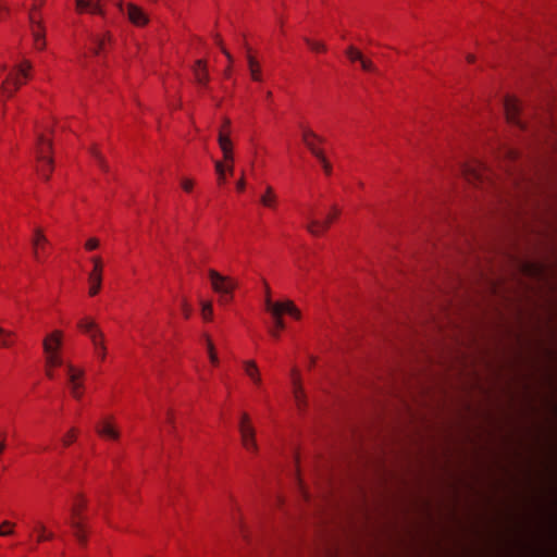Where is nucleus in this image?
I'll use <instances>...</instances> for the list:
<instances>
[{
	"instance_id": "f257e3e1",
	"label": "nucleus",
	"mask_w": 557,
	"mask_h": 557,
	"mask_svg": "<svg viewBox=\"0 0 557 557\" xmlns=\"http://www.w3.org/2000/svg\"><path fill=\"white\" fill-rule=\"evenodd\" d=\"M461 173L473 198L507 200L528 196L535 184L519 171L505 170V174H496L480 160L473 159L461 165Z\"/></svg>"
},
{
	"instance_id": "f03ea898",
	"label": "nucleus",
	"mask_w": 557,
	"mask_h": 557,
	"mask_svg": "<svg viewBox=\"0 0 557 557\" xmlns=\"http://www.w3.org/2000/svg\"><path fill=\"white\" fill-rule=\"evenodd\" d=\"M52 144L45 136L40 135L37 143V172L44 180H49L52 172V158H51Z\"/></svg>"
},
{
	"instance_id": "7ed1b4c3",
	"label": "nucleus",
	"mask_w": 557,
	"mask_h": 557,
	"mask_svg": "<svg viewBox=\"0 0 557 557\" xmlns=\"http://www.w3.org/2000/svg\"><path fill=\"white\" fill-rule=\"evenodd\" d=\"M42 3H44V0H39L38 2H35L28 13V21L30 24V30H32V35H33V39H34V45H35V48L38 50H42L46 46L42 21L38 13Z\"/></svg>"
},
{
	"instance_id": "20e7f679",
	"label": "nucleus",
	"mask_w": 557,
	"mask_h": 557,
	"mask_svg": "<svg viewBox=\"0 0 557 557\" xmlns=\"http://www.w3.org/2000/svg\"><path fill=\"white\" fill-rule=\"evenodd\" d=\"M32 69V64L29 61H23L18 66H16L15 71L10 73V75L3 81L1 89L2 94L10 98L13 96L14 91L23 84L21 77L25 79L28 77V71Z\"/></svg>"
},
{
	"instance_id": "39448f33",
	"label": "nucleus",
	"mask_w": 557,
	"mask_h": 557,
	"mask_svg": "<svg viewBox=\"0 0 557 557\" xmlns=\"http://www.w3.org/2000/svg\"><path fill=\"white\" fill-rule=\"evenodd\" d=\"M78 327L81 331L86 333L90 341L92 342V345L95 347V351L97 356L103 360L106 358V346L103 343V333L98 329L96 323L92 320H89L87 318L82 319L78 322Z\"/></svg>"
},
{
	"instance_id": "423d86ee",
	"label": "nucleus",
	"mask_w": 557,
	"mask_h": 557,
	"mask_svg": "<svg viewBox=\"0 0 557 557\" xmlns=\"http://www.w3.org/2000/svg\"><path fill=\"white\" fill-rule=\"evenodd\" d=\"M208 274L213 290L221 295L222 300L227 301V297L232 295L236 286L235 282L228 276L221 275L213 269H210Z\"/></svg>"
},
{
	"instance_id": "0eeeda50",
	"label": "nucleus",
	"mask_w": 557,
	"mask_h": 557,
	"mask_svg": "<svg viewBox=\"0 0 557 557\" xmlns=\"http://www.w3.org/2000/svg\"><path fill=\"white\" fill-rule=\"evenodd\" d=\"M238 429L243 446L248 451L256 453L258 450V445L256 442V432L252 425L250 424V418L246 412H243L240 416Z\"/></svg>"
},
{
	"instance_id": "6e6552de",
	"label": "nucleus",
	"mask_w": 557,
	"mask_h": 557,
	"mask_svg": "<svg viewBox=\"0 0 557 557\" xmlns=\"http://www.w3.org/2000/svg\"><path fill=\"white\" fill-rule=\"evenodd\" d=\"M504 110L508 123L516 125L521 129L527 128L525 122L520 116L521 104L518 99L513 97H506L504 100Z\"/></svg>"
},
{
	"instance_id": "1a4fd4ad",
	"label": "nucleus",
	"mask_w": 557,
	"mask_h": 557,
	"mask_svg": "<svg viewBox=\"0 0 557 557\" xmlns=\"http://www.w3.org/2000/svg\"><path fill=\"white\" fill-rule=\"evenodd\" d=\"M336 218L332 212L317 211L307 218L308 230L314 235L321 234Z\"/></svg>"
},
{
	"instance_id": "9d476101",
	"label": "nucleus",
	"mask_w": 557,
	"mask_h": 557,
	"mask_svg": "<svg viewBox=\"0 0 557 557\" xmlns=\"http://www.w3.org/2000/svg\"><path fill=\"white\" fill-rule=\"evenodd\" d=\"M265 310L271 314L273 319V327L269 330L270 334L274 338H278L280 331L285 329V322L283 320L282 309L277 305H274V301L271 298L264 300Z\"/></svg>"
},
{
	"instance_id": "9b49d317",
	"label": "nucleus",
	"mask_w": 557,
	"mask_h": 557,
	"mask_svg": "<svg viewBox=\"0 0 557 557\" xmlns=\"http://www.w3.org/2000/svg\"><path fill=\"white\" fill-rule=\"evenodd\" d=\"M48 245V239L44 235L42 231L40 228H36L32 238V246L34 258L38 262H40L42 257L46 255Z\"/></svg>"
},
{
	"instance_id": "f8f14e48",
	"label": "nucleus",
	"mask_w": 557,
	"mask_h": 557,
	"mask_svg": "<svg viewBox=\"0 0 557 557\" xmlns=\"http://www.w3.org/2000/svg\"><path fill=\"white\" fill-rule=\"evenodd\" d=\"M302 140L305 143V145L307 146V148L309 149V151L315 157L318 158L319 156L323 154L324 151L319 148L314 141H318L320 144H323L324 143V138L317 135L314 132H312L311 129H304L302 132Z\"/></svg>"
},
{
	"instance_id": "ddd939ff",
	"label": "nucleus",
	"mask_w": 557,
	"mask_h": 557,
	"mask_svg": "<svg viewBox=\"0 0 557 557\" xmlns=\"http://www.w3.org/2000/svg\"><path fill=\"white\" fill-rule=\"evenodd\" d=\"M66 374H67V383L70 386V391H75L77 388H84L83 377L84 370L75 368L73 364L67 363L65 366Z\"/></svg>"
},
{
	"instance_id": "4468645a",
	"label": "nucleus",
	"mask_w": 557,
	"mask_h": 557,
	"mask_svg": "<svg viewBox=\"0 0 557 557\" xmlns=\"http://www.w3.org/2000/svg\"><path fill=\"white\" fill-rule=\"evenodd\" d=\"M218 143H219L220 149L223 152L224 161L233 162L234 161L233 144H232V140H231L228 134H226L223 129H221L219 132Z\"/></svg>"
},
{
	"instance_id": "2eb2a0df",
	"label": "nucleus",
	"mask_w": 557,
	"mask_h": 557,
	"mask_svg": "<svg viewBox=\"0 0 557 557\" xmlns=\"http://www.w3.org/2000/svg\"><path fill=\"white\" fill-rule=\"evenodd\" d=\"M126 15L128 20L136 26H144L148 23L147 14L135 4L129 3L127 5Z\"/></svg>"
},
{
	"instance_id": "dca6fc26",
	"label": "nucleus",
	"mask_w": 557,
	"mask_h": 557,
	"mask_svg": "<svg viewBox=\"0 0 557 557\" xmlns=\"http://www.w3.org/2000/svg\"><path fill=\"white\" fill-rule=\"evenodd\" d=\"M100 1L101 0H75L76 10L78 12L88 11L92 14L103 15Z\"/></svg>"
},
{
	"instance_id": "f3484780",
	"label": "nucleus",
	"mask_w": 557,
	"mask_h": 557,
	"mask_svg": "<svg viewBox=\"0 0 557 557\" xmlns=\"http://www.w3.org/2000/svg\"><path fill=\"white\" fill-rule=\"evenodd\" d=\"M194 75L199 85L206 86L209 81L207 63L205 60H197L194 65Z\"/></svg>"
},
{
	"instance_id": "a211bd4d",
	"label": "nucleus",
	"mask_w": 557,
	"mask_h": 557,
	"mask_svg": "<svg viewBox=\"0 0 557 557\" xmlns=\"http://www.w3.org/2000/svg\"><path fill=\"white\" fill-rule=\"evenodd\" d=\"M45 354H46V367L47 368H55L64 364L63 358L60 352H53L48 344H45Z\"/></svg>"
},
{
	"instance_id": "6ab92c4d",
	"label": "nucleus",
	"mask_w": 557,
	"mask_h": 557,
	"mask_svg": "<svg viewBox=\"0 0 557 557\" xmlns=\"http://www.w3.org/2000/svg\"><path fill=\"white\" fill-rule=\"evenodd\" d=\"M48 344L50 349L53 352H59V349L62 345V333L60 331H54L52 334L48 335L42 343V346L45 347V344Z\"/></svg>"
},
{
	"instance_id": "aec40b11",
	"label": "nucleus",
	"mask_w": 557,
	"mask_h": 557,
	"mask_svg": "<svg viewBox=\"0 0 557 557\" xmlns=\"http://www.w3.org/2000/svg\"><path fill=\"white\" fill-rule=\"evenodd\" d=\"M70 525L73 529V534L78 541L79 544L85 545L87 541V536L84 530V525L81 520L72 519L70 521Z\"/></svg>"
},
{
	"instance_id": "412c9836",
	"label": "nucleus",
	"mask_w": 557,
	"mask_h": 557,
	"mask_svg": "<svg viewBox=\"0 0 557 557\" xmlns=\"http://www.w3.org/2000/svg\"><path fill=\"white\" fill-rule=\"evenodd\" d=\"M88 281L90 284L89 295L95 296L98 294L101 287L102 274L98 272H90L88 275Z\"/></svg>"
},
{
	"instance_id": "4be33fe9",
	"label": "nucleus",
	"mask_w": 557,
	"mask_h": 557,
	"mask_svg": "<svg viewBox=\"0 0 557 557\" xmlns=\"http://www.w3.org/2000/svg\"><path fill=\"white\" fill-rule=\"evenodd\" d=\"M274 305H277L280 309H282V314L288 313L289 315L294 317L295 319H300V311L296 308L293 301L286 300L283 302H274Z\"/></svg>"
},
{
	"instance_id": "5701e85b",
	"label": "nucleus",
	"mask_w": 557,
	"mask_h": 557,
	"mask_svg": "<svg viewBox=\"0 0 557 557\" xmlns=\"http://www.w3.org/2000/svg\"><path fill=\"white\" fill-rule=\"evenodd\" d=\"M97 432L99 435L112 440H116L119 437V432L109 422H103L100 425H98Z\"/></svg>"
},
{
	"instance_id": "b1692460",
	"label": "nucleus",
	"mask_w": 557,
	"mask_h": 557,
	"mask_svg": "<svg viewBox=\"0 0 557 557\" xmlns=\"http://www.w3.org/2000/svg\"><path fill=\"white\" fill-rule=\"evenodd\" d=\"M247 62H248V67H249L251 78L256 82H261L262 76H261L258 61L252 55L248 54Z\"/></svg>"
},
{
	"instance_id": "393cba45",
	"label": "nucleus",
	"mask_w": 557,
	"mask_h": 557,
	"mask_svg": "<svg viewBox=\"0 0 557 557\" xmlns=\"http://www.w3.org/2000/svg\"><path fill=\"white\" fill-rule=\"evenodd\" d=\"M245 371L246 374L253 381L255 384H261V377L259 375V371L255 361H246L245 362Z\"/></svg>"
},
{
	"instance_id": "a878e982",
	"label": "nucleus",
	"mask_w": 557,
	"mask_h": 557,
	"mask_svg": "<svg viewBox=\"0 0 557 557\" xmlns=\"http://www.w3.org/2000/svg\"><path fill=\"white\" fill-rule=\"evenodd\" d=\"M35 530L38 531L37 543L52 540L54 536L52 532L47 531V528L42 522H37L35 525Z\"/></svg>"
},
{
	"instance_id": "bb28decb",
	"label": "nucleus",
	"mask_w": 557,
	"mask_h": 557,
	"mask_svg": "<svg viewBox=\"0 0 557 557\" xmlns=\"http://www.w3.org/2000/svg\"><path fill=\"white\" fill-rule=\"evenodd\" d=\"M14 333L0 327V346L9 347L13 344Z\"/></svg>"
},
{
	"instance_id": "cd10ccee",
	"label": "nucleus",
	"mask_w": 557,
	"mask_h": 557,
	"mask_svg": "<svg viewBox=\"0 0 557 557\" xmlns=\"http://www.w3.org/2000/svg\"><path fill=\"white\" fill-rule=\"evenodd\" d=\"M304 397H305L304 391H302L301 386L299 385L297 377L295 376L294 377V398L299 408H301L304 405Z\"/></svg>"
},
{
	"instance_id": "c85d7f7f",
	"label": "nucleus",
	"mask_w": 557,
	"mask_h": 557,
	"mask_svg": "<svg viewBox=\"0 0 557 557\" xmlns=\"http://www.w3.org/2000/svg\"><path fill=\"white\" fill-rule=\"evenodd\" d=\"M261 203L264 207L277 205L276 196L271 188H268L267 193L261 196Z\"/></svg>"
},
{
	"instance_id": "c756f323",
	"label": "nucleus",
	"mask_w": 557,
	"mask_h": 557,
	"mask_svg": "<svg viewBox=\"0 0 557 557\" xmlns=\"http://www.w3.org/2000/svg\"><path fill=\"white\" fill-rule=\"evenodd\" d=\"M214 168L218 174V183L224 185L226 183L225 165L221 161H215Z\"/></svg>"
},
{
	"instance_id": "7c9ffc66",
	"label": "nucleus",
	"mask_w": 557,
	"mask_h": 557,
	"mask_svg": "<svg viewBox=\"0 0 557 557\" xmlns=\"http://www.w3.org/2000/svg\"><path fill=\"white\" fill-rule=\"evenodd\" d=\"M84 506H85L84 500L81 497H78L75 500V503L73 504V507L71 509V511H72V519L81 520L82 521L81 510L84 508Z\"/></svg>"
},
{
	"instance_id": "2f4dec72",
	"label": "nucleus",
	"mask_w": 557,
	"mask_h": 557,
	"mask_svg": "<svg viewBox=\"0 0 557 557\" xmlns=\"http://www.w3.org/2000/svg\"><path fill=\"white\" fill-rule=\"evenodd\" d=\"M304 40L308 45V47L314 52H324L326 50V46L321 41H314L307 37Z\"/></svg>"
},
{
	"instance_id": "473e14b6",
	"label": "nucleus",
	"mask_w": 557,
	"mask_h": 557,
	"mask_svg": "<svg viewBox=\"0 0 557 557\" xmlns=\"http://www.w3.org/2000/svg\"><path fill=\"white\" fill-rule=\"evenodd\" d=\"M346 55L347 58L350 60V61H360L363 57V54L357 49L355 48L354 46H349L347 49H346Z\"/></svg>"
},
{
	"instance_id": "72a5a7b5",
	"label": "nucleus",
	"mask_w": 557,
	"mask_h": 557,
	"mask_svg": "<svg viewBox=\"0 0 557 557\" xmlns=\"http://www.w3.org/2000/svg\"><path fill=\"white\" fill-rule=\"evenodd\" d=\"M14 523L10 521H3L0 524V536H9L14 533L13 530Z\"/></svg>"
},
{
	"instance_id": "f704fd0d",
	"label": "nucleus",
	"mask_w": 557,
	"mask_h": 557,
	"mask_svg": "<svg viewBox=\"0 0 557 557\" xmlns=\"http://www.w3.org/2000/svg\"><path fill=\"white\" fill-rule=\"evenodd\" d=\"M359 62L363 71L379 73L376 66L370 59L362 57V59Z\"/></svg>"
},
{
	"instance_id": "c9c22d12",
	"label": "nucleus",
	"mask_w": 557,
	"mask_h": 557,
	"mask_svg": "<svg viewBox=\"0 0 557 557\" xmlns=\"http://www.w3.org/2000/svg\"><path fill=\"white\" fill-rule=\"evenodd\" d=\"M212 312H213L212 304L210 301H202L201 302L202 318L205 320H210L212 317Z\"/></svg>"
},
{
	"instance_id": "e433bc0d",
	"label": "nucleus",
	"mask_w": 557,
	"mask_h": 557,
	"mask_svg": "<svg viewBox=\"0 0 557 557\" xmlns=\"http://www.w3.org/2000/svg\"><path fill=\"white\" fill-rule=\"evenodd\" d=\"M91 153H92L94 158L97 160L98 165L101 168V170L104 171V172H108L109 171V166L106 163L103 157L99 153V151L94 148L91 150Z\"/></svg>"
},
{
	"instance_id": "4c0bfd02",
	"label": "nucleus",
	"mask_w": 557,
	"mask_h": 557,
	"mask_svg": "<svg viewBox=\"0 0 557 557\" xmlns=\"http://www.w3.org/2000/svg\"><path fill=\"white\" fill-rule=\"evenodd\" d=\"M317 159L321 163L324 173L326 175H331L332 174V165L329 162V160L326 159L325 154L323 153V154L319 156Z\"/></svg>"
},
{
	"instance_id": "58836bf2",
	"label": "nucleus",
	"mask_w": 557,
	"mask_h": 557,
	"mask_svg": "<svg viewBox=\"0 0 557 557\" xmlns=\"http://www.w3.org/2000/svg\"><path fill=\"white\" fill-rule=\"evenodd\" d=\"M207 344H208V354H209L210 361L213 364H218L219 359H218V356H216V354L214 351L213 344H212V342L209 338H207Z\"/></svg>"
},
{
	"instance_id": "ea45409f",
	"label": "nucleus",
	"mask_w": 557,
	"mask_h": 557,
	"mask_svg": "<svg viewBox=\"0 0 557 557\" xmlns=\"http://www.w3.org/2000/svg\"><path fill=\"white\" fill-rule=\"evenodd\" d=\"M504 157L510 161L516 160L518 158V152L512 148H504L503 150Z\"/></svg>"
},
{
	"instance_id": "a19ab883",
	"label": "nucleus",
	"mask_w": 557,
	"mask_h": 557,
	"mask_svg": "<svg viewBox=\"0 0 557 557\" xmlns=\"http://www.w3.org/2000/svg\"><path fill=\"white\" fill-rule=\"evenodd\" d=\"M94 270L91 272H98L102 274V261L99 257H92Z\"/></svg>"
},
{
	"instance_id": "79ce46f5",
	"label": "nucleus",
	"mask_w": 557,
	"mask_h": 557,
	"mask_svg": "<svg viewBox=\"0 0 557 557\" xmlns=\"http://www.w3.org/2000/svg\"><path fill=\"white\" fill-rule=\"evenodd\" d=\"M75 440V430L72 429L62 440L65 446H69Z\"/></svg>"
},
{
	"instance_id": "37998d69",
	"label": "nucleus",
	"mask_w": 557,
	"mask_h": 557,
	"mask_svg": "<svg viewBox=\"0 0 557 557\" xmlns=\"http://www.w3.org/2000/svg\"><path fill=\"white\" fill-rule=\"evenodd\" d=\"M181 186L185 191H190L194 186V182L190 178H183L181 181Z\"/></svg>"
},
{
	"instance_id": "c03bdc74",
	"label": "nucleus",
	"mask_w": 557,
	"mask_h": 557,
	"mask_svg": "<svg viewBox=\"0 0 557 557\" xmlns=\"http://www.w3.org/2000/svg\"><path fill=\"white\" fill-rule=\"evenodd\" d=\"M98 246H99V240L97 238H90L85 244V247L88 250H94V249L98 248Z\"/></svg>"
},
{
	"instance_id": "a18cd8bd",
	"label": "nucleus",
	"mask_w": 557,
	"mask_h": 557,
	"mask_svg": "<svg viewBox=\"0 0 557 557\" xmlns=\"http://www.w3.org/2000/svg\"><path fill=\"white\" fill-rule=\"evenodd\" d=\"M215 42L219 45V46H222V39L219 35H215ZM222 48V52L225 54V57L228 59L230 62L233 61V57L231 55V53L224 49L223 47Z\"/></svg>"
},
{
	"instance_id": "49530a36",
	"label": "nucleus",
	"mask_w": 557,
	"mask_h": 557,
	"mask_svg": "<svg viewBox=\"0 0 557 557\" xmlns=\"http://www.w3.org/2000/svg\"><path fill=\"white\" fill-rule=\"evenodd\" d=\"M83 389L84 388H77L75 391H72L71 394L75 399L81 400L83 397Z\"/></svg>"
},
{
	"instance_id": "de8ad7c7",
	"label": "nucleus",
	"mask_w": 557,
	"mask_h": 557,
	"mask_svg": "<svg viewBox=\"0 0 557 557\" xmlns=\"http://www.w3.org/2000/svg\"><path fill=\"white\" fill-rule=\"evenodd\" d=\"M182 309H183V313H184L185 318H189L190 308L188 307V305L186 302H183Z\"/></svg>"
},
{
	"instance_id": "09e8293b",
	"label": "nucleus",
	"mask_w": 557,
	"mask_h": 557,
	"mask_svg": "<svg viewBox=\"0 0 557 557\" xmlns=\"http://www.w3.org/2000/svg\"><path fill=\"white\" fill-rule=\"evenodd\" d=\"M236 189L238 191H243L245 189V181L243 177L236 183Z\"/></svg>"
},
{
	"instance_id": "8fccbe9b",
	"label": "nucleus",
	"mask_w": 557,
	"mask_h": 557,
	"mask_svg": "<svg viewBox=\"0 0 557 557\" xmlns=\"http://www.w3.org/2000/svg\"><path fill=\"white\" fill-rule=\"evenodd\" d=\"M46 374L49 379H54V372L52 371V368H47Z\"/></svg>"
},
{
	"instance_id": "3c124183",
	"label": "nucleus",
	"mask_w": 557,
	"mask_h": 557,
	"mask_svg": "<svg viewBox=\"0 0 557 557\" xmlns=\"http://www.w3.org/2000/svg\"><path fill=\"white\" fill-rule=\"evenodd\" d=\"M228 165L225 168V172L227 171L230 174H233L234 172V166H233V162H227Z\"/></svg>"
},
{
	"instance_id": "603ef678",
	"label": "nucleus",
	"mask_w": 557,
	"mask_h": 557,
	"mask_svg": "<svg viewBox=\"0 0 557 557\" xmlns=\"http://www.w3.org/2000/svg\"><path fill=\"white\" fill-rule=\"evenodd\" d=\"M264 286H265L264 293L267 294V296H265V300H267L268 298H270V287L267 283L264 284Z\"/></svg>"
},
{
	"instance_id": "864d4df0",
	"label": "nucleus",
	"mask_w": 557,
	"mask_h": 557,
	"mask_svg": "<svg viewBox=\"0 0 557 557\" xmlns=\"http://www.w3.org/2000/svg\"><path fill=\"white\" fill-rule=\"evenodd\" d=\"M264 286H265L264 293L267 294V296H265V300H267L268 298H270V287L267 283L264 284Z\"/></svg>"
},
{
	"instance_id": "5fc2aeb1",
	"label": "nucleus",
	"mask_w": 557,
	"mask_h": 557,
	"mask_svg": "<svg viewBox=\"0 0 557 557\" xmlns=\"http://www.w3.org/2000/svg\"><path fill=\"white\" fill-rule=\"evenodd\" d=\"M166 421L172 424L173 423V417H172V412L171 411H168V418H166Z\"/></svg>"
},
{
	"instance_id": "6e6d98bb",
	"label": "nucleus",
	"mask_w": 557,
	"mask_h": 557,
	"mask_svg": "<svg viewBox=\"0 0 557 557\" xmlns=\"http://www.w3.org/2000/svg\"><path fill=\"white\" fill-rule=\"evenodd\" d=\"M4 448H5V442H4V440H1L0 441V454L4 450Z\"/></svg>"
},
{
	"instance_id": "4d7b16f0",
	"label": "nucleus",
	"mask_w": 557,
	"mask_h": 557,
	"mask_svg": "<svg viewBox=\"0 0 557 557\" xmlns=\"http://www.w3.org/2000/svg\"><path fill=\"white\" fill-rule=\"evenodd\" d=\"M98 48H96L95 52L98 53L99 49L102 47L103 45V40H98Z\"/></svg>"
},
{
	"instance_id": "13d9d810",
	"label": "nucleus",
	"mask_w": 557,
	"mask_h": 557,
	"mask_svg": "<svg viewBox=\"0 0 557 557\" xmlns=\"http://www.w3.org/2000/svg\"><path fill=\"white\" fill-rule=\"evenodd\" d=\"M467 60H468L469 62H473L474 57H473L472 54H468Z\"/></svg>"
},
{
	"instance_id": "bf43d9fd",
	"label": "nucleus",
	"mask_w": 557,
	"mask_h": 557,
	"mask_svg": "<svg viewBox=\"0 0 557 557\" xmlns=\"http://www.w3.org/2000/svg\"><path fill=\"white\" fill-rule=\"evenodd\" d=\"M230 124H231V121H230L228 119H226V120L224 121V126H225V127H228V126H230Z\"/></svg>"
},
{
	"instance_id": "052dcab7",
	"label": "nucleus",
	"mask_w": 557,
	"mask_h": 557,
	"mask_svg": "<svg viewBox=\"0 0 557 557\" xmlns=\"http://www.w3.org/2000/svg\"><path fill=\"white\" fill-rule=\"evenodd\" d=\"M1 11H8V8H7V7H4V5H2V4H0V12H1Z\"/></svg>"
},
{
	"instance_id": "680f3d73",
	"label": "nucleus",
	"mask_w": 557,
	"mask_h": 557,
	"mask_svg": "<svg viewBox=\"0 0 557 557\" xmlns=\"http://www.w3.org/2000/svg\"><path fill=\"white\" fill-rule=\"evenodd\" d=\"M272 97V92L271 91H267V99H270Z\"/></svg>"
}]
</instances>
